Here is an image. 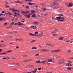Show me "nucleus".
Returning <instances> with one entry per match:
<instances>
[{"label":"nucleus","mask_w":73,"mask_h":73,"mask_svg":"<svg viewBox=\"0 0 73 73\" xmlns=\"http://www.w3.org/2000/svg\"><path fill=\"white\" fill-rule=\"evenodd\" d=\"M61 17H57L55 19V20H57L58 21H60V20H61Z\"/></svg>","instance_id":"obj_1"},{"label":"nucleus","mask_w":73,"mask_h":73,"mask_svg":"<svg viewBox=\"0 0 73 73\" xmlns=\"http://www.w3.org/2000/svg\"><path fill=\"white\" fill-rule=\"evenodd\" d=\"M60 52V50H52L51 51V52L54 53V52Z\"/></svg>","instance_id":"obj_2"},{"label":"nucleus","mask_w":73,"mask_h":73,"mask_svg":"<svg viewBox=\"0 0 73 73\" xmlns=\"http://www.w3.org/2000/svg\"><path fill=\"white\" fill-rule=\"evenodd\" d=\"M15 2L16 3H19V4H23V3L20 1H15Z\"/></svg>","instance_id":"obj_3"},{"label":"nucleus","mask_w":73,"mask_h":73,"mask_svg":"<svg viewBox=\"0 0 73 73\" xmlns=\"http://www.w3.org/2000/svg\"><path fill=\"white\" fill-rule=\"evenodd\" d=\"M64 17H61L60 19V21L63 22L64 21Z\"/></svg>","instance_id":"obj_4"},{"label":"nucleus","mask_w":73,"mask_h":73,"mask_svg":"<svg viewBox=\"0 0 73 73\" xmlns=\"http://www.w3.org/2000/svg\"><path fill=\"white\" fill-rule=\"evenodd\" d=\"M31 28L32 29H36L37 28L36 27V26H35L33 25L31 26Z\"/></svg>","instance_id":"obj_5"},{"label":"nucleus","mask_w":73,"mask_h":73,"mask_svg":"<svg viewBox=\"0 0 73 73\" xmlns=\"http://www.w3.org/2000/svg\"><path fill=\"white\" fill-rule=\"evenodd\" d=\"M24 16H25V17H27V18H30V15H27L26 14L25 15H24Z\"/></svg>","instance_id":"obj_6"},{"label":"nucleus","mask_w":73,"mask_h":73,"mask_svg":"<svg viewBox=\"0 0 73 73\" xmlns=\"http://www.w3.org/2000/svg\"><path fill=\"white\" fill-rule=\"evenodd\" d=\"M37 69L35 68L34 70V71H32V73H36V72H37Z\"/></svg>","instance_id":"obj_7"},{"label":"nucleus","mask_w":73,"mask_h":73,"mask_svg":"<svg viewBox=\"0 0 73 73\" xmlns=\"http://www.w3.org/2000/svg\"><path fill=\"white\" fill-rule=\"evenodd\" d=\"M28 4L30 5H35L34 3H31L29 2L28 3Z\"/></svg>","instance_id":"obj_8"},{"label":"nucleus","mask_w":73,"mask_h":73,"mask_svg":"<svg viewBox=\"0 0 73 73\" xmlns=\"http://www.w3.org/2000/svg\"><path fill=\"white\" fill-rule=\"evenodd\" d=\"M72 6H73V3H70L69 5L68 6V7H72Z\"/></svg>","instance_id":"obj_9"},{"label":"nucleus","mask_w":73,"mask_h":73,"mask_svg":"<svg viewBox=\"0 0 73 73\" xmlns=\"http://www.w3.org/2000/svg\"><path fill=\"white\" fill-rule=\"evenodd\" d=\"M18 25H23L22 23H21L20 22H19L18 23Z\"/></svg>","instance_id":"obj_10"},{"label":"nucleus","mask_w":73,"mask_h":73,"mask_svg":"<svg viewBox=\"0 0 73 73\" xmlns=\"http://www.w3.org/2000/svg\"><path fill=\"white\" fill-rule=\"evenodd\" d=\"M15 24V23L14 22H13L10 24V25L11 27H12L13 26V24Z\"/></svg>","instance_id":"obj_11"},{"label":"nucleus","mask_w":73,"mask_h":73,"mask_svg":"<svg viewBox=\"0 0 73 73\" xmlns=\"http://www.w3.org/2000/svg\"><path fill=\"white\" fill-rule=\"evenodd\" d=\"M67 66H72V65H71V64L70 63H68V64H67Z\"/></svg>","instance_id":"obj_12"},{"label":"nucleus","mask_w":73,"mask_h":73,"mask_svg":"<svg viewBox=\"0 0 73 73\" xmlns=\"http://www.w3.org/2000/svg\"><path fill=\"white\" fill-rule=\"evenodd\" d=\"M69 41H70V44H72V42H73V39H71Z\"/></svg>","instance_id":"obj_13"},{"label":"nucleus","mask_w":73,"mask_h":73,"mask_svg":"<svg viewBox=\"0 0 73 73\" xmlns=\"http://www.w3.org/2000/svg\"><path fill=\"white\" fill-rule=\"evenodd\" d=\"M64 37H62L59 38V40H62L63 39H64Z\"/></svg>","instance_id":"obj_14"},{"label":"nucleus","mask_w":73,"mask_h":73,"mask_svg":"<svg viewBox=\"0 0 73 73\" xmlns=\"http://www.w3.org/2000/svg\"><path fill=\"white\" fill-rule=\"evenodd\" d=\"M7 53L5 52V53H0V55H1V54H7Z\"/></svg>","instance_id":"obj_15"},{"label":"nucleus","mask_w":73,"mask_h":73,"mask_svg":"<svg viewBox=\"0 0 73 73\" xmlns=\"http://www.w3.org/2000/svg\"><path fill=\"white\" fill-rule=\"evenodd\" d=\"M41 63H42L43 64H45V63H46V61H42L41 62Z\"/></svg>","instance_id":"obj_16"},{"label":"nucleus","mask_w":73,"mask_h":73,"mask_svg":"<svg viewBox=\"0 0 73 73\" xmlns=\"http://www.w3.org/2000/svg\"><path fill=\"white\" fill-rule=\"evenodd\" d=\"M36 63H38V64H39L40 63H41V61H40V60H38L37 61H36Z\"/></svg>","instance_id":"obj_17"},{"label":"nucleus","mask_w":73,"mask_h":73,"mask_svg":"<svg viewBox=\"0 0 73 73\" xmlns=\"http://www.w3.org/2000/svg\"><path fill=\"white\" fill-rule=\"evenodd\" d=\"M30 61V60H23V62H27L28 61Z\"/></svg>","instance_id":"obj_18"},{"label":"nucleus","mask_w":73,"mask_h":73,"mask_svg":"<svg viewBox=\"0 0 73 73\" xmlns=\"http://www.w3.org/2000/svg\"><path fill=\"white\" fill-rule=\"evenodd\" d=\"M49 51H50L49 50L44 49V52H49Z\"/></svg>","instance_id":"obj_19"},{"label":"nucleus","mask_w":73,"mask_h":73,"mask_svg":"<svg viewBox=\"0 0 73 73\" xmlns=\"http://www.w3.org/2000/svg\"><path fill=\"white\" fill-rule=\"evenodd\" d=\"M41 9H42V10H43L44 11H46V10H47L46 8H41Z\"/></svg>","instance_id":"obj_20"},{"label":"nucleus","mask_w":73,"mask_h":73,"mask_svg":"<svg viewBox=\"0 0 73 73\" xmlns=\"http://www.w3.org/2000/svg\"><path fill=\"white\" fill-rule=\"evenodd\" d=\"M29 35H30L31 36H35V35H34V34H33L32 33H30L29 34Z\"/></svg>","instance_id":"obj_21"},{"label":"nucleus","mask_w":73,"mask_h":73,"mask_svg":"<svg viewBox=\"0 0 73 73\" xmlns=\"http://www.w3.org/2000/svg\"><path fill=\"white\" fill-rule=\"evenodd\" d=\"M52 59H50L48 60V62H52Z\"/></svg>","instance_id":"obj_22"},{"label":"nucleus","mask_w":73,"mask_h":73,"mask_svg":"<svg viewBox=\"0 0 73 73\" xmlns=\"http://www.w3.org/2000/svg\"><path fill=\"white\" fill-rule=\"evenodd\" d=\"M32 49H37V48L36 47H33L31 48Z\"/></svg>","instance_id":"obj_23"},{"label":"nucleus","mask_w":73,"mask_h":73,"mask_svg":"<svg viewBox=\"0 0 73 73\" xmlns=\"http://www.w3.org/2000/svg\"><path fill=\"white\" fill-rule=\"evenodd\" d=\"M46 45L47 46H51V45L50 44L47 43V44H46Z\"/></svg>","instance_id":"obj_24"},{"label":"nucleus","mask_w":73,"mask_h":73,"mask_svg":"<svg viewBox=\"0 0 73 73\" xmlns=\"http://www.w3.org/2000/svg\"><path fill=\"white\" fill-rule=\"evenodd\" d=\"M29 13V11H26L25 12V14H27V13Z\"/></svg>","instance_id":"obj_25"},{"label":"nucleus","mask_w":73,"mask_h":73,"mask_svg":"<svg viewBox=\"0 0 73 73\" xmlns=\"http://www.w3.org/2000/svg\"><path fill=\"white\" fill-rule=\"evenodd\" d=\"M32 17H35L36 16V14H35L34 15H32Z\"/></svg>","instance_id":"obj_26"},{"label":"nucleus","mask_w":73,"mask_h":73,"mask_svg":"<svg viewBox=\"0 0 73 73\" xmlns=\"http://www.w3.org/2000/svg\"><path fill=\"white\" fill-rule=\"evenodd\" d=\"M31 13H35V11L34 10H31Z\"/></svg>","instance_id":"obj_27"},{"label":"nucleus","mask_w":73,"mask_h":73,"mask_svg":"<svg viewBox=\"0 0 73 73\" xmlns=\"http://www.w3.org/2000/svg\"><path fill=\"white\" fill-rule=\"evenodd\" d=\"M71 50H68L67 51V52H68V53H70V52H71Z\"/></svg>","instance_id":"obj_28"},{"label":"nucleus","mask_w":73,"mask_h":73,"mask_svg":"<svg viewBox=\"0 0 73 73\" xmlns=\"http://www.w3.org/2000/svg\"><path fill=\"white\" fill-rule=\"evenodd\" d=\"M35 41H36V40H33L31 41V42H32V43H33V42H35Z\"/></svg>","instance_id":"obj_29"},{"label":"nucleus","mask_w":73,"mask_h":73,"mask_svg":"<svg viewBox=\"0 0 73 73\" xmlns=\"http://www.w3.org/2000/svg\"><path fill=\"white\" fill-rule=\"evenodd\" d=\"M38 32H36L35 33H34V35H36V34H38Z\"/></svg>","instance_id":"obj_30"},{"label":"nucleus","mask_w":73,"mask_h":73,"mask_svg":"<svg viewBox=\"0 0 73 73\" xmlns=\"http://www.w3.org/2000/svg\"><path fill=\"white\" fill-rule=\"evenodd\" d=\"M25 8H26L27 9H29V6H26L25 7Z\"/></svg>","instance_id":"obj_31"},{"label":"nucleus","mask_w":73,"mask_h":73,"mask_svg":"<svg viewBox=\"0 0 73 73\" xmlns=\"http://www.w3.org/2000/svg\"><path fill=\"white\" fill-rule=\"evenodd\" d=\"M67 69L68 70H71V69H72V68H71L70 67H68L67 68Z\"/></svg>","instance_id":"obj_32"},{"label":"nucleus","mask_w":73,"mask_h":73,"mask_svg":"<svg viewBox=\"0 0 73 73\" xmlns=\"http://www.w3.org/2000/svg\"><path fill=\"white\" fill-rule=\"evenodd\" d=\"M43 35V33H42L40 35V37H42V36Z\"/></svg>","instance_id":"obj_33"},{"label":"nucleus","mask_w":73,"mask_h":73,"mask_svg":"<svg viewBox=\"0 0 73 73\" xmlns=\"http://www.w3.org/2000/svg\"><path fill=\"white\" fill-rule=\"evenodd\" d=\"M17 40H19V41H21V40H23V39H21V38H20V39H17Z\"/></svg>","instance_id":"obj_34"},{"label":"nucleus","mask_w":73,"mask_h":73,"mask_svg":"<svg viewBox=\"0 0 73 73\" xmlns=\"http://www.w3.org/2000/svg\"><path fill=\"white\" fill-rule=\"evenodd\" d=\"M40 52H44V49L41 50H40Z\"/></svg>","instance_id":"obj_35"},{"label":"nucleus","mask_w":73,"mask_h":73,"mask_svg":"<svg viewBox=\"0 0 73 73\" xmlns=\"http://www.w3.org/2000/svg\"><path fill=\"white\" fill-rule=\"evenodd\" d=\"M14 16H17V13H15V15H14Z\"/></svg>","instance_id":"obj_36"},{"label":"nucleus","mask_w":73,"mask_h":73,"mask_svg":"<svg viewBox=\"0 0 73 73\" xmlns=\"http://www.w3.org/2000/svg\"><path fill=\"white\" fill-rule=\"evenodd\" d=\"M48 15V14L46 13V14H44V16H47Z\"/></svg>","instance_id":"obj_37"},{"label":"nucleus","mask_w":73,"mask_h":73,"mask_svg":"<svg viewBox=\"0 0 73 73\" xmlns=\"http://www.w3.org/2000/svg\"><path fill=\"white\" fill-rule=\"evenodd\" d=\"M38 70H41V68H38Z\"/></svg>","instance_id":"obj_38"},{"label":"nucleus","mask_w":73,"mask_h":73,"mask_svg":"<svg viewBox=\"0 0 73 73\" xmlns=\"http://www.w3.org/2000/svg\"><path fill=\"white\" fill-rule=\"evenodd\" d=\"M13 11H18L17 10L13 9Z\"/></svg>","instance_id":"obj_39"},{"label":"nucleus","mask_w":73,"mask_h":73,"mask_svg":"<svg viewBox=\"0 0 73 73\" xmlns=\"http://www.w3.org/2000/svg\"><path fill=\"white\" fill-rule=\"evenodd\" d=\"M60 1V0H54V1Z\"/></svg>","instance_id":"obj_40"},{"label":"nucleus","mask_w":73,"mask_h":73,"mask_svg":"<svg viewBox=\"0 0 73 73\" xmlns=\"http://www.w3.org/2000/svg\"><path fill=\"white\" fill-rule=\"evenodd\" d=\"M59 64H61V63H62V62L59 61L58 63Z\"/></svg>","instance_id":"obj_41"},{"label":"nucleus","mask_w":73,"mask_h":73,"mask_svg":"<svg viewBox=\"0 0 73 73\" xmlns=\"http://www.w3.org/2000/svg\"><path fill=\"white\" fill-rule=\"evenodd\" d=\"M8 14L9 15H12V13H8Z\"/></svg>","instance_id":"obj_42"},{"label":"nucleus","mask_w":73,"mask_h":73,"mask_svg":"<svg viewBox=\"0 0 73 73\" xmlns=\"http://www.w3.org/2000/svg\"><path fill=\"white\" fill-rule=\"evenodd\" d=\"M17 33V31H15L14 32H13V33Z\"/></svg>","instance_id":"obj_43"},{"label":"nucleus","mask_w":73,"mask_h":73,"mask_svg":"<svg viewBox=\"0 0 73 73\" xmlns=\"http://www.w3.org/2000/svg\"><path fill=\"white\" fill-rule=\"evenodd\" d=\"M9 6H7V5L5 6L6 8H9Z\"/></svg>","instance_id":"obj_44"},{"label":"nucleus","mask_w":73,"mask_h":73,"mask_svg":"<svg viewBox=\"0 0 73 73\" xmlns=\"http://www.w3.org/2000/svg\"><path fill=\"white\" fill-rule=\"evenodd\" d=\"M22 13L23 14V15H24V14H25V11H23L22 12Z\"/></svg>","instance_id":"obj_45"},{"label":"nucleus","mask_w":73,"mask_h":73,"mask_svg":"<svg viewBox=\"0 0 73 73\" xmlns=\"http://www.w3.org/2000/svg\"><path fill=\"white\" fill-rule=\"evenodd\" d=\"M4 19L3 18H0V21H2V20H3Z\"/></svg>","instance_id":"obj_46"},{"label":"nucleus","mask_w":73,"mask_h":73,"mask_svg":"<svg viewBox=\"0 0 73 73\" xmlns=\"http://www.w3.org/2000/svg\"><path fill=\"white\" fill-rule=\"evenodd\" d=\"M7 23H5V24L4 25L5 26H7Z\"/></svg>","instance_id":"obj_47"},{"label":"nucleus","mask_w":73,"mask_h":73,"mask_svg":"<svg viewBox=\"0 0 73 73\" xmlns=\"http://www.w3.org/2000/svg\"><path fill=\"white\" fill-rule=\"evenodd\" d=\"M54 31H55V32H57V29H55V30H54Z\"/></svg>","instance_id":"obj_48"},{"label":"nucleus","mask_w":73,"mask_h":73,"mask_svg":"<svg viewBox=\"0 0 73 73\" xmlns=\"http://www.w3.org/2000/svg\"><path fill=\"white\" fill-rule=\"evenodd\" d=\"M35 36H39V37H40V35H36Z\"/></svg>","instance_id":"obj_49"},{"label":"nucleus","mask_w":73,"mask_h":73,"mask_svg":"<svg viewBox=\"0 0 73 73\" xmlns=\"http://www.w3.org/2000/svg\"><path fill=\"white\" fill-rule=\"evenodd\" d=\"M16 64V65H18V66H20V64H17H17Z\"/></svg>","instance_id":"obj_50"},{"label":"nucleus","mask_w":73,"mask_h":73,"mask_svg":"<svg viewBox=\"0 0 73 73\" xmlns=\"http://www.w3.org/2000/svg\"><path fill=\"white\" fill-rule=\"evenodd\" d=\"M23 57H28V56L27 55H24V56H23Z\"/></svg>","instance_id":"obj_51"},{"label":"nucleus","mask_w":73,"mask_h":73,"mask_svg":"<svg viewBox=\"0 0 73 73\" xmlns=\"http://www.w3.org/2000/svg\"><path fill=\"white\" fill-rule=\"evenodd\" d=\"M17 24H18V23H16L14 24V25H17Z\"/></svg>","instance_id":"obj_52"},{"label":"nucleus","mask_w":73,"mask_h":73,"mask_svg":"<svg viewBox=\"0 0 73 73\" xmlns=\"http://www.w3.org/2000/svg\"><path fill=\"white\" fill-rule=\"evenodd\" d=\"M8 37H10V38H12V36H8Z\"/></svg>","instance_id":"obj_53"},{"label":"nucleus","mask_w":73,"mask_h":73,"mask_svg":"<svg viewBox=\"0 0 73 73\" xmlns=\"http://www.w3.org/2000/svg\"><path fill=\"white\" fill-rule=\"evenodd\" d=\"M5 3H6V4H7V3H8V2H7V1H5Z\"/></svg>","instance_id":"obj_54"},{"label":"nucleus","mask_w":73,"mask_h":73,"mask_svg":"<svg viewBox=\"0 0 73 73\" xmlns=\"http://www.w3.org/2000/svg\"><path fill=\"white\" fill-rule=\"evenodd\" d=\"M34 24H37L38 23V22H34Z\"/></svg>","instance_id":"obj_55"},{"label":"nucleus","mask_w":73,"mask_h":73,"mask_svg":"<svg viewBox=\"0 0 73 73\" xmlns=\"http://www.w3.org/2000/svg\"><path fill=\"white\" fill-rule=\"evenodd\" d=\"M3 13H1L0 14V16H3Z\"/></svg>","instance_id":"obj_56"},{"label":"nucleus","mask_w":73,"mask_h":73,"mask_svg":"<svg viewBox=\"0 0 73 73\" xmlns=\"http://www.w3.org/2000/svg\"><path fill=\"white\" fill-rule=\"evenodd\" d=\"M51 46H52V47H54V45H51Z\"/></svg>","instance_id":"obj_57"},{"label":"nucleus","mask_w":73,"mask_h":73,"mask_svg":"<svg viewBox=\"0 0 73 73\" xmlns=\"http://www.w3.org/2000/svg\"><path fill=\"white\" fill-rule=\"evenodd\" d=\"M53 36H57V35L56 34H53Z\"/></svg>","instance_id":"obj_58"},{"label":"nucleus","mask_w":73,"mask_h":73,"mask_svg":"<svg viewBox=\"0 0 73 73\" xmlns=\"http://www.w3.org/2000/svg\"><path fill=\"white\" fill-rule=\"evenodd\" d=\"M25 29H26V30H29V29H28L27 28H25Z\"/></svg>","instance_id":"obj_59"},{"label":"nucleus","mask_w":73,"mask_h":73,"mask_svg":"<svg viewBox=\"0 0 73 73\" xmlns=\"http://www.w3.org/2000/svg\"><path fill=\"white\" fill-rule=\"evenodd\" d=\"M65 60H63L62 62V63H64L65 62Z\"/></svg>","instance_id":"obj_60"},{"label":"nucleus","mask_w":73,"mask_h":73,"mask_svg":"<svg viewBox=\"0 0 73 73\" xmlns=\"http://www.w3.org/2000/svg\"><path fill=\"white\" fill-rule=\"evenodd\" d=\"M21 22H22V23H25V21H21Z\"/></svg>","instance_id":"obj_61"},{"label":"nucleus","mask_w":73,"mask_h":73,"mask_svg":"<svg viewBox=\"0 0 73 73\" xmlns=\"http://www.w3.org/2000/svg\"><path fill=\"white\" fill-rule=\"evenodd\" d=\"M57 11L58 12H61V10H58Z\"/></svg>","instance_id":"obj_62"},{"label":"nucleus","mask_w":73,"mask_h":73,"mask_svg":"<svg viewBox=\"0 0 73 73\" xmlns=\"http://www.w3.org/2000/svg\"><path fill=\"white\" fill-rule=\"evenodd\" d=\"M39 56V54H36V56Z\"/></svg>","instance_id":"obj_63"},{"label":"nucleus","mask_w":73,"mask_h":73,"mask_svg":"<svg viewBox=\"0 0 73 73\" xmlns=\"http://www.w3.org/2000/svg\"><path fill=\"white\" fill-rule=\"evenodd\" d=\"M17 14L18 16H21V15H20V14L19 13H18Z\"/></svg>","instance_id":"obj_64"}]
</instances>
